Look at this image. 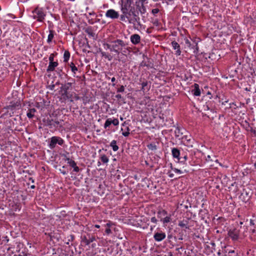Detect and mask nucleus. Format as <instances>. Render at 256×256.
Listing matches in <instances>:
<instances>
[{"mask_svg": "<svg viewBox=\"0 0 256 256\" xmlns=\"http://www.w3.org/2000/svg\"><path fill=\"white\" fill-rule=\"evenodd\" d=\"M168 176L170 178H173L174 176V174H172V173H169Z\"/></svg>", "mask_w": 256, "mask_h": 256, "instance_id": "3c124183", "label": "nucleus"}, {"mask_svg": "<svg viewBox=\"0 0 256 256\" xmlns=\"http://www.w3.org/2000/svg\"><path fill=\"white\" fill-rule=\"evenodd\" d=\"M70 68H71V70L72 72H73L74 74V76L75 74H76V72L78 71V68L76 66L75 64H74V63H73L72 62L70 64Z\"/></svg>", "mask_w": 256, "mask_h": 256, "instance_id": "5701e85b", "label": "nucleus"}, {"mask_svg": "<svg viewBox=\"0 0 256 256\" xmlns=\"http://www.w3.org/2000/svg\"><path fill=\"white\" fill-rule=\"evenodd\" d=\"M74 98L75 100H79L80 99V97L78 94H76L74 93Z\"/></svg>", "mask_w": 256, "mask_h": 256, "instance_id": "c03bdc74", "label": "nucleus"}, {"mask_svg": "<svg viewBox=\"0 0 256 256\" xmlns=\"http://www.w3.org/2000/svg\"><path fill=\"white\" fill-rule=\"evenodd\" d=\"M106 16L112 19H116L118 18L119 14L113 9H110L106 11Z\"/></svg>", "mask_w": 256, "mask_h": 256, "instance_id": "6e6552de", "label": "nucleus"}, {"mask_svg": "<svg viewBox=\"0 0 256 256\" xmlns=\"http://www.w3.org/2000/svg\"><path fill=\"white\" fill-rule=\"evenodd\" d=\"M34 187H35L34 186H31V188H34Z\"/></svg>", "mask_w": 256, "mask_h": 256, "instance_id": "680f3d73", "label": "nucleus"}, {"mask_svg": "<svg viewBox=\"0 0 256 256\" xmlns=\"http://www.w3.org/2000/svg\"><path fill=\"white\" fill-rule=\"evenodd\" d=\"M48 60H49V61L50 62H54V54H51L49 58H48Z\"/></svg>", "mask_w": 256, "mask_h": 256, "instance_id": "c9c22d12", "label": "nucleus"}, {"mask_svg": "<svg viewBox=\"0 0 256 256\" xmlns=\"http://www.w3.org/2000/svg\"><path fill=\"white\" fill-rule=\"evenodd\" d=\"M104 48L106 50H109L111 52L112 46V41L110 42V43H104L103 44Z\"/></svg>", "mask_w": 256, "mask_h": 256, "instance_id": "c85d7f7f", "label": "nucleus"}, {"mask_svg": "<svg viewBox=\"0 0 256 256\" xmlns=\"http://www.w3.org/2000/svg\"><path fill=\"white\" fill-rule=\"evenodd\" d=\"M94 240V238H92L86 241V244H89Z\"/></svg>", "mask_w": 256, "mask_h": 256, "instance_id": "a18cd8bd", "label": "nucleus"}, {"mask_svg": "<svg viewBox=\"0 0 256 256\" xmlns=\"http://www.w3.org/2000/svg\"><path fill=\"white\" fill-rule=\"evenodd\" d=\"M228 234L233 241H236L239 238L240 230L236 228L230 229Z\"/></svg>", "mask_w": 256, "mask_h": 256, "instance_id": "0eeeda50", "label": "nucleus"}, {"mask_svg": "<svg viewBox=\"0 0 256 256\" xmlns=\"http://www.w3.org/2000/svg\"><path fill=\"white\" fill-rule=\"evenodd\" d=\"M112 124H113L114 126H116L118 124L119 122L117 118H114V120H112Z\"/></svg>", "mask_w": 256, "mask_h": 256, "instance_id": "72a5a7b5", "label": "nucleus"}, {"mask_svg": "<svg viewBox=\"0 0 256 256\" xmlns=\"http://www.w3.org/2000/svg\"><path fill=\"white\" fill-rule=\"evenodd\" d=\"M140 36L138 34H134L130 36L131 42L134 45L138 44L140 42Z\"/></svg>", "mask_w": 256, "mask_h": 256, "instance_id": "9b49d317", "label": "nucleus"}, {"mask_svg": "<svg viewBox=\"0 0 256 256\" xmlns=\"http://www.w3.org/2000/svg\"><path fill=\"white\" fill-rule=\"evenodd\" d=\"M100 158L101 161L104 164L108 163L109 160L108 158L105 154L101 155Z\"/></svg>", "mask_w": 256, "mask_h": 256, "instance_id": "cd10ccee", "label": "nucleus"}, {"mask_svg": "<svg viewBox=\"0 0 256 256\" xmlns=\"http://www.w3.org/2000/svg\"><path fill=\"white\" fill-rule=\"evenodd\" d=\"M206 160L207 162H212V160L211 159V157L210 155L207 156L206 157Z\"/></svg>", "mask_w": 256, "mask_h": 256, "instance_id": "49530a36", "label": "nucleus"}, {"mask_svg": "<svg viewBox=\"0 0 256 256\" xmlns=\"http://www.w3.org/2000/svg\"><path fill=\"white\" fill-rule=\"evenodd\" d=\"M64 143V140L61 138L54 136L50 138L48 146L50 149H53L56 147V144L62 146Z\"/></svg>", "mask_w": 256, "mask_h": 256, "instance_id": "39448f33", "label": "nucleus"}, {"mask_svg": "<svg viewBox=\"0 0 256 256\" xmlns=\"http://www.w3.org/2000/svg\"><path fill=\"white\" fill-rule=\"evenodd\" d=\"M70 57V53L68 51L66 50L64 52V62H67Z\"/></svg>", "mask_w": 256, "mask_h": 256, "instance_id": "bb28decb", "label": "nucleus"}, {"mask_svg": "<svg viewBox=\"0 0 256 256\" xmlns=\"http://www.w3.org/2000/svg\"><path fill=\"white\" fill-rule=\"evenodd\" d=\"M194 88L192 90V94L195 96H200L201 92L200 88V86L198 84H194Z\"/></svg>", "mask_w": 256, "mask_h": 256, "instance_id": "4468645a", "label": "nucleus"}, {"mask_svg": "<svg viewBox=\"0 0 256 256\" xmlns=\"http://www.w3.org/2000/svg\"><path fill=\"white\" fill-rule=\"evenodd\" d=\"M130 130L128 126H126L124 132H122V136H128V135L130 134Z\"/></svg>", "mask_w": 256, "mask_h": 256, "instance_id": "c756f323", "label": "nucleus"}, {"mask_svg": "<svg viewBox=\"0 0 256 256\" xmlns=\"http://www.w3.org/2000/svg\"><path fill=\"white\" fill-rule=\"evenodd\" d=\"M142 8L140 9V10L142 14H144L146 12V8L144 7L143 4H142Z\"/></svg>", "mask_w": 256, "mask_h": 256, "instance_id": "37998d69", "label": "nucleus"}, {"mask_svg": "<svg viewBox=\"0 0 256 256\" xmlns=\"http://www.w3.org/2000/svg\"><path fill=\"white\" fill-rule=\"evenodd\" d=\"M116 98L117 99L119 100V99L122 98V96H121L120 94H116Z\"/></svg>", "mask_w": 256, "mask_h": 256, "instance_id": "09e8293b", "label": "nucleus"}, {"mask_svg": "<svg viewBox=\"0 0 256 256\" xmlns=\"http://www.w3.org/2000/svg\"><path fill=\"white\" fill-rule=\"evenodd\" d=\"M33 14L32 18L36 19L40 22H42L45 18L46 14L42 8L38 7L36 8L32 12Z\"/></svg>", "mask_w": 256, "mask_h": 256, "instance_id": "20e7f679", "label": "nucleus"}, {"mask_svg": "<svg viewBox=\"0 0 256 256\" xmlns=\"http://www.w3.org/2000/svg\"><path fill=\"white\" fill-rule=\"evenodd\" d=\"M110 146L114 152H116L118 150V146L116 145V140H112L111 142Z\"/></svg>", "mask_w": 256, "mask_h": 256, "instance_id": "412c9836", "label": "nucleus"}, {"mask_svg": "<svg viewBox=\"0 0 256 256\" xmlns=\"http://www.w3.org/2000/svg\"><path fill=\"white\" fill-rule=\"evenodd\" d=\"M178 225L180 227L185 228L186 229H188L190 228V226L188 225V220H182L179 221Z\"/></svg>", "mask_w": 256, "mask_h": 256, "instance_id": "dca6fc26", "label": "nucleus"}, {"mask_svg": "<svg viewBox=\"0 0 256 256\" xmlns=\"http://www.w3.org/2000/svg\"><path fill=\"white\" fill-rule=\"evenodd\" d=\"M71 237H72V240H73V238H74V236H71Z\"/></svg>", "mask_w": 256, "mask_h": 256, "instance_id": "0e129e2a", "label": "nucleus"}, {"mask_svg": "<svg viewBox=\"0 0 256 256\" xmlns=\"http://www.w3.org/2000/svg\"><path fill=\"white\" fill-rule=\"evenodd\" d=\"M166 234L162 232H156L154 235V240L156 242H161L163 240H164L166 238Z\"/></svg>", "mask_w": 256, "mask_h": 256, "instance_id": "9d476101", "label": "nucleus"}, {"mask_svg": "<svg viewBox=\"0 0 256 256\" xmlns=\"http://www.w3.org/2000/svg\"><path fill=\"white\" fill-rule=\"evenodd\" d=\"M217 254H218V256H220V255H221V252H220V251L218 252V253H217Z\"/></svg>", "mask_w": 256, "mask_h": 256, "instance_id": "13d9d810", "label": "nucleus"}, {"mask_svg": "<svg viewBox=\"0 0 256 256\" xmlns=\"http://www.w3.org/2000/svg\"><path fill=\"white\" fill-rule=\"evenodd\" d=\"M121 130L123 131V130H124V128H121Z\"/></svg>", "mask_w": 256, "mask_h": 256, "instance_id": "69168bd1", "label": "nucleus"}, {"mask_svg": "<svg viewBox=\"0 0 256 256\" xmlns=\"http://www.w3.org/2000/svg\"><path fill=\"white\" fill-rule=\"evenodd\" d=\"M101 54L102 56L104 57L105 58L108 59V60L110 61L112 59V56L110 54H108L106 52H101Z\"/></svg>", "mask_w": 256, "mask_h": 256, "instance_id": "b1692460", "label": "nucleus"}, {"mask_svg": "<svg viewBox=\"0 0 256 256\" xmlns=\"http://www.w3.org/2000/svg\"><path fill=\"white\" fill-rule=\"evenodd\" d=\"M95 14L94 12H89L88 14H86L87 18L89 19L92 16H94Z\"/></svg>", "mask_w": 256, "mask_h": 256, "instance_id": "ea45409f", "label": "nucleus"}, {"mask_svg": "<svg viewBox=\"0 0 256 256\" xmlns=\"http://www.w3.org/2000/svg\"><path fill=\"white\" fill-rule=\"evenodd\" d=\"M252 233H254L256 232V230L254 229L252 230Z\"/></svg>", "mask_w": 256, "mask_h": 256, "instance_id": "bf43d9fd", "label": "nucleus"}, {"mask_svg": "<svg viewBox=\"0 0 256 256\" xmlns=\"http://www.w3.org/2000/svg\"><path fill=\"white\" fill-rule=\"evenodd\" d=\"M101 54L102 56L104 57L105 58L108 59V60L110 61L112 59V56L110 54H108L106 52H101Z\"/></svg>", "mask_w": 256, "mask_h": 256, "instance_id": "393cba45", "label": "nucleus"}, {"mask_svg": "<svg viewBox=\"0 0 256 256\" xmlns=\"http://www.w3.org/2000/svg\"><path fill=\"white\" fill-rule=\"evenodd\" d=\"M54 86L53 85V86H52V88H54Z\"/></svg>", "mask_w": 256, "mask_h": 256, "instance_id": "338daca9", "label": "nucleus"}, {"mask_svg": "<svg viewBox=\"0 0 256 256\" xmlns=\"http://www.w3.org/2000/svg\"><path fill=\"white\" fill-rule=\"evenodd\" d=\"M112 121L110 118H108L104 124V128H106L110 126L112 124Z\"/></svg>", "mask_w": 256, "mask_h": 256, "instance_id": "2f4dec72", "label": "nucleus"}, {"mask_svg": "<svg viewBox=\"0 0 256 256\" xmlns=\"http://www.w3.org/2000/svg\"><path fill=\"white\" fill-rule=\"evenodd\" d=\"M170 168H171V169L172 170H174V172L176 173H177L178 174H182L183 173V172L181 170H180L178 168H173L172 166H171Z\"/></svg>", "mask_w": 256, "mask_h": 256, "instance_id": "473e14b6", "label": "nucleus"}, {"mask_svg": "<svg viewBox=\"0 0 256 256\" xmlns=\"http://www.w3.org/2000/svg\"><path fill=\"white\" fill-rule=\"evenodd\" d=\"M112 225V222H108L104 225V226L106 228V233L107 234H110L112 233V230L110 228V227Z\"/></svg>", "mask_w": 256, "mask_h": 256, "instance_id": "aec40b11", "label": "nucleus"}, {"mask_svg": "<svg viewBox=\"0 0 256 256\" xmlns=\"http://www.w3.org/2000/svg\"><path fill=\"white\" fill-rule=\"evenodd\" d=\"M120 10L123 14H130L132 16L138 17L136 12L132 8L131 2L129 0L122 1Z\"/></svg>", "mask_w": 256, "mask_h": 256, "instance_id": "f03ea898", "label": "nucleus"}, {"mask_svg": "<svg viewBox=\"0 0 256 256\" xmlns=\"http://www.w3.org/2000/svg\"><path fill=\"white\" fill-rule=\"evenodd\" d=\"M115 80H116V78H114V77H113V78H112V79H111V81H112V82H115Z\"/></svg>", "mask_w": 256, "mask_h": 256, "instance_id": "864d4df0", "label": "nucleus"}, {"mask_svg": "<svg viewBox=\"0 0 256 256\" xmlns=\"http://www.w3.org/2000/svg\"><path fill=\"white\" fill-rule=\"evenodd\" d=\"M152 12L154 14H155L159 12V10L158 8H154L152 10Z\"/></svg>", "mask_w": 256, "mask_h": 256, "instance_id": "a19ab883", "label": "nucleus"}, {"mask_svg": "<svg viewBox=\"0 0 256 256\" xmlns=\"http://www.w3.org/2000/svg\"><path fill=\"white\" fill-rule=\"evenodd\" d=\"M124 86H121L120 88H118L117 90L118 92H124Z\"/></svg>", "mask_w": 256, "mask_h": 256, "instance_id": "e433bc0d", "label": "nucleus"}, {"mask_svg": "<svg viewBox=\"0 0 256 256\" xmlns=\"http://www.w3.org/2000/svg\"><path fill=\"white\" fill-rule=\"evenodd\" d=\"M154 24H156V26L158 25V20H156L154 22Z\"/></svg>", "mask_w": 256, "mask_h": 256, "instance_id": "4d7b16f0", "label": "nucleus"}, {"mask_svg": "<svg viewBox=\"0 0 256 256\" xmlns=\"http://www.w3.org/2000/svg\"><path fill=\"white\" fill-rule=\"evenodd\" d=\"M171 45L172 48L176 50L175 54L176 56H180L181 54V50L180 44L176 41H173L171 42Z\"/></svg>", "mask_w": 256, "mask_h": 256, "instance_id": "ddd939ff", "label": "nucleus"}, {"mask_svg": "<svg viewBox=\"0 0 256 256\" xmlns=\"http://www.w3.org/2000/svg\"><path fill=\"white\" fill-rule=\"evenodd\" d=\"M36 112V110L35 108H30L26 112V116L28 118H32L34 116Z\"/></svg>", "mask_w": 256, "mask_h": 256, "instance_id": "f3484780", "label": "nucleus"}, {"mask_svg": "<svg viewBox=\"0 0 256 256\" xmlns=\"http://www.w3.org/2000/svg\"><path fill=\"white\" fill-rule=\"evenodd\" d=\"M184 160H186V159H187V156H185L184 157Z\"/></svg>", "mask_w": 256, "mask_h": 256, "instance_id": "052dcab7", "label": "nucleus"}, {"mask_svg": "<svg viewBox=\"0 0 256 256\" xmlns=\"http://www.w3.org/2000/svg\"><path fill=\"white\" fill-rule=\"evenodd\" d=\"M61 172L64 175L66 174V172L65 171H61Z\"/></svg>", "mask_w": 256, "mask_h": 256, "instance_id": "6e6d98bb", "label": "nucleus"}, {"mask_svg": "<svg viewBox=\"0 0 256 256\" xmlns=\"http://www.w3.org/2000/svg\"><path fill=\"white\" fill-rule=\"evenodd\" d=\"M72 83L68 82L64 84H62L60 88L62 92V96H68V91L72 86Z\"/></svg>", "mask_w": 256, "mask_h": 256, "instance_id": "f8f14e48", "label": "nucleus"}, {"mask_svg": "<svg viewBox=\"0 0 256 256\" xmlns=\"http://www.w3.org/2000/svg\"><path fill=\"white\" fill-rule=\"evenodd\" d=\"M66 160L67 161L68 164H69L70 166L72 168H74L76 165V162L74 160L70 158H66Z\"/></svg>", "mask_w": 256, "mask_h": 256, "instance_id": "a878e982", "label": "nucleus"}, {"mask_svg": "<svg viewBox=\"0 0 256 256\" xmlns=\"http://www.w3.org/2000/svg\"><path fill=\"white\" fill-rule=\"evenodd\" d=\"M180 132V130L179 128H177L176 130V136L178 137L180 136V135H179Z\"/></svg>", "mask_w": 256, "mask_h": 256, "instance_id": "de8ad7c7", "label": "nucleus"}, {"mask_svg": "<svg viewBox=\"0 0 256 256\" xmlns=\"http://www.w3.org/2000/svg\"><path fill=\"white\" fill-rule=\"evenodd\" d=\"M74 171L76 172H80V168L76 165L74 168Z\"/></svg>", "mask_w": 256, "mask_h": 256, "instance_id": "79ce46f5", "label": "nucleus"}, {"mask_svg": "<svg viewBox=\"0 0 256 256\" xmlns=\"http://www.w3.org/2000/svg\"><path fill=\"white\" fill-rule=\"evenodd\" d=\"M58 66L57 62H49L48 66L46 69L48 72H50L54 70Z\"/></svg>", "mask_w": 256, "mask_h": 256, "instance_id": "2eb2a0df", "label": "nucleus"}, {"mask_svg": "<svg viewBox=\"0 0 256 256\" xmlns=\"http://www.w3.org/2000/svg\"><path fill=\"white\" fill-rule=\"evenodd\" d=\"M184 42H185L186 44L188 47L190 48L191 46V43H190V41L187 38H184Z\"/></svg>", "mask_w": 256, "mask_h": 256, "instance_id": "f704fd0d", "label": "nucleus"}, {"mask_svg": "<svg viewBox=\"0 0 256 256\" xmlns=\"http://www.w3.org/2000/svg\"><path fill=\"white\" fill-rule=\"evenodd\" d=\"M128 44L120 39H116L112 41L111 52H114L117 55L120 53L124 54L129 50L130 48L126 47Z\"/></svg>", "mask_w": 256, "mask_h": 256, "instance_id": "f257e3e1", "label": "nucleus"}, {"mask_svg": "<svg viewBox=\"0 0 256 256\" xmlns=\"http://www.w3.org/2000/svg\"><path fill=\"white\" fill-rule=\"evenodd\" d=\"M196 50H194V53H197V52H198V44H196Z\"/></svg>", "mask_w": 256, "mask_h": 256, "instance_id": "8fccbe9b", "label": "nucleus"}, {"mask_svg": "<svg viewBox=\"0 0 256 256\" xmlns=\"http://www.w3.org/2000/svg\"><path fill=\"white\" fill-rule=\"evenodd\" d=\"M172 155L174 158H178V160H180V150L176 148H173L172 150Z\"/></svg>", "mask_w": 256, "mask_h": 256, "instance_id": "6ab92c4d", "label": "nucleus"}, {"mask_svg": "<svg viewBox=\"0 0 256 256\" xmlns=\"http://www.w3.org/2000/svg\"><path fill=\"white\" fill-rule=\"evenodd\" d=\"M94 227L98 228H100V226L98 224L94 225Z\"/></svg>", "mask_w": 256, "mask_h": 256, "instance_id": "5fc2aeb1", "label": "nucleus"}, {"mask_svg": "<svg viewBox=\"0 0 256 256\" xmlns=\"http://www.w3.org/2000/svg\"><path fill=\"white\" fill-rule=\"evenodd\" d=\"M148 85V82L146 81V82H143L142 83V90H144V88Z\"/></svg>", "mask_w": 256, "mask_h": 256, "instance_id": "58836bf2", "label": "nucleus"}, {"mask_svg": "<svg viewBox=\"0 0 256 256\" xmlns=\"http://www.w3.org/2000/svg\"><path fill=\"white\" fill-rule=\"evenodd\" d=\"M157 217L160 219L164 226H166L172 220L171 214H168L166 210L163 209L160 210L158 212Z\"/></svg>", "mask_w": 256, "mask_h": 256, "instance_id": "7ed1b4c3", "label": "nucleus"}, {"mask_svg": "<svg viewBox=\"0 0 256 256\" xmlns=\"http://www.w3.org/2000/svg\"><path fill=\"white\" fill-rule=\"evenodd\" d=\"M131 15L128 14H122L120 16V19L122 21L126 22V19L128 20L130 24H135L139 20V18L132 16L131 17Z\"/></svg>", "mask_w": 256, "mask_h": 256, "instance_id": "423d86ee", "label": "nucleus"}, {"mask_svg": "<svg viewBox=\"0 0 256 256\" xmlns=\"http://www.w3.org/2000/svg\"><path fill=\"white\" fill-rule=\"evenodd\" d=\"M54 86L53 85V86H52V88H54Z\"/></svg>", "mask_w": 256, "mask_h": 256, "instance_id": "774afa93", "label": "nucleus"}, {"mask_svg": "<svg viewBox=\"0 0 256 256\" xmlns=\"http://www.w3.org/2000/svg\"><path fill=\"white\" fill-rule=\"evenodd\" d=\"M250 225H254V221L252 220H250Z\"/></svg>", "mask_w": 256, "mask_h": 256, "instance_id": "603ef678", "label": "nucleus"}, {"mask_svg": "<svg viewBox=\"0 0 256 256\" xmlns=\"http://www.w3.org/2000/svg\"><path fill=\"white\" fill-rule=\"evenodd\" d=\"M54 38V32L52 30H50V34L48 35V40H47V42L48 44H50L52 39Z\"/></svg>", "mask_w": 256, "mask_h": 256, "instance_id": "4be33fe9", "label": "nucleus"}, {"mask_svg": "<svg viewBox=\"0 0 256 256\" xmlns=\"http://www.w3.org/2000/svg\"><path fill=\"white\" fill-rule=\"evenodd\" d=\"M206 110H209V108L208 106H206Z\"/></svg>", "mask_w": 256, "mask_h": 256, "instance_id": "e2e57ef3", "label": "nucleus"}, {"mask_svg": "<svg viewBox=\"0 0 256 256\" xmlns=\"http://www.w3.org/2000/svg\"><path fill=\"white\" fill-rule=\"evenodd\" d=\"M150 221L154 223V224H156L157 222H158V220L156 218V217L154 216V217H152L150 219Z\"/></svg>", "mask_w": 256, "mask_h": 256, "instance_id": "4c0bfd02", "label": "nucleus"}, {"mask_svg": "<svg viewBox=\"0 0 256 256\" xmlns=\"http://www.w3.org/2000/svg\"><path fill=\"white\" fill-rule=\"evenodd\" d=\"M91 37H94V34L90 28H87L85 31Z\"/></svg>", "mask_w": 256, "mask_h": 256, "instance_id": "7c9ffc66", "label": "nucleus"}, {"mask_svg": "<svg viewBox=\"0 0 256 256\" xmlns=\"http://www.w3.org/2000/svg\"><path fill=\"white\" fill-rule=\"evenodd\" d=\"M182 139L184 144L188 148H192L193 146L194 140L190 136H185L182 137Z\"/></svg>", "mask_w": 256, "mask_h": 256, "instance_id": "1a4fd4ad", "label": "nucleus"}, {"mask_svg": "<svg viewBox=\"0 0 256 256\" xmlns=\"http://www.w3.org/2000/svg\"><path fill=\"white\" fill-rule=\"evenodd\" d=\"M158 142H152L148 144L147 147L152 152H156L158 149Z\"/></svg>", "mask_w": 256, "mask_h": 256, "instance_id": "a211bd4d", "label": "nucleus"}]
</instances>
